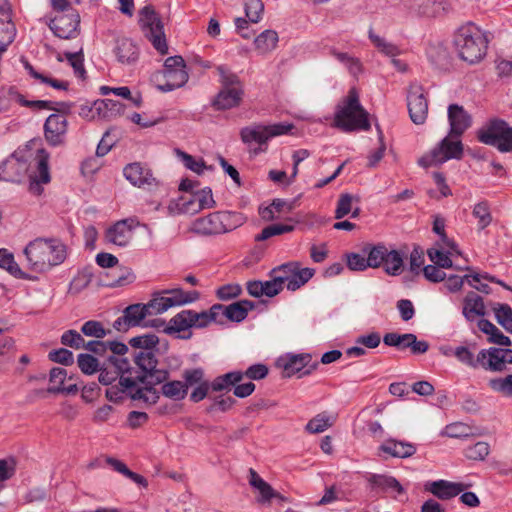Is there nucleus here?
Masks as SVG:
<instances>
[{
    "label": "nucleus",
    "mask_w": 512,
    "mask_h": 512,
    "mask_svg": "<svg viewBox=\"0 0 512 512\" xmlns=\"http://www.w3.org/2000/svg\"><path fill=\"white\" fill-rule=\"evenodd\" d=\"M242 293L239 284H225L216 290V297L222 301H228L237 298Z\"/></svg>",
    "instance_id": "nucleus-64"
},
{
    "label": "nucleus",
    "mask_w": 512,
    "mask_h": 512,
    "mask_svg": "<svg viewBox=\"0 0 512 512\" xmlns=\"http://www.w3.org/2000/svg\"><path fill=\"white\" fill-rule=\"evenodd\" d=\"M476 362L480 363L479 368L486 371L502 372L506 370L502 348L500 347H490L480 350L476 356Z\"/></svg>",
    "instance_id": "nucleus-26"
},
{
    "label": "nucleus",
    "mask_w": 512,
    "mask_h": 512,
    "mask_svg": "<svg viewBox=\"0 0 512 512\" xmlns=\"http://www.w3.org/2000/svg\"><path fill=\"white\" fill-rule=\"evenodd\" d=\"M61 343L74 349H80L85 346L84 338L74 329L67 330L62 334Z\"/></svg>",
    "instance_id": "nucleus-60"
},
{
    "label": "nucleus",
    "mask_w": 512,
    "mask_h": 512,
    "mask_svg": "<svg viewBox=\"0 0 512 512\" xmlns=\"http://www.w3.org/2000/svg\"><path fill=\"white\" fill-rule=\"evenodd\" d=\"M369 488L373 492H387L389 490L396 491L401 494L404 492L399 481L390 475L369 473L366 476Z\"/></svg>",
    "instance_id": "nucleus-29"
},
{
    "label": "nucleus",
    "mask_w": 512,
    "mask_h": 512,
    "mask_svg": "<svg viewBox=\"0 0 512 512\" xmlns=\"http://www.w3.org/2000/svg\"><path fill=\"white\" fill-rule=\"evenodd\" d=\"M293 128V124L289 123H274L269 125L253 123L241 128L239 135L241 141L249 147L253 143L258 144V147L251 150L253 155H258L266 151L267 143L270 139L288 134Z\"/></svg>",
    "instance_id": "nucleus-8"
},
{
    "label": "nucleus",
    "mask_w": 512,
    "mask_h": 512,
    "mask_svg": "<svg viewBox=\"0 0 512 512\" xmlns=\"http://www.w3.org/2000/svg\"><path fill=\"white\" fill-rule=\"evenodd\" d=\"M44 137L52 147L62 146L66 142L68 132V121L60 114H50L43 126Z\"/></svg>",
    "instance_id": "nucleus-17"
},
{
    "label": "nucleus",
    "mask_w": 512,
    "mask_h": 512,
    "mask_svg": "<svg viewBox=\"0 0 512 512\" xmlns=\"http://www.w3.org/2000/svg\"><path fill=\"white\" fill-rule=\"evenodd\" d=\"M50 154L44 148L38 149L36 154V171L29 176V191L34 195H41L44 191L42 185L51 181L49 170Z\"/></svg>",
    "instance_id": "nucleus-16"
},
{
    "label": "nucleus",
    "mask_w": 512,
    "mask_h": 512,
    "mask_svg": "<svg viewBox=\"0 0 512 512\" xmlns=\"http://www.w3.org/2000/svg\"><path fill=\"white\" fill-rule=\"evenodd\" d=\"M194 193L196 195V201L198 202V210L202 211L204 209L213 208L216 205L211 188L205 187Z\"/></svg>",
    "instance_id": "nucleus-63"
},
{
    "label": "nucleus",
    "mask_w": 512,
    "mask_h": 512,
    "mask_svg": "<svg viewBox=\"0 0 512 512\" xmlns=\"http://www.w3.org/2000/svg\"><path fill=\"white\" fill-rule=\"evenodd\" d=\"M30 270L43 273L62 264L67 256L66 245L55 238H36L23 251Z\"/></svg>",
    "instance_id": "nucleus-2"
},
{
    "label": "nucleus",
    "mask_w": 512,
    "mask_h": 512,
    "mask_svg": "<svg viewBox=\"0 0 512 512\" xmlns=\"http://www.w3.org/2000/svg\"><path fill=\"white\" fill-rule=\"evenodd\" d=\"M264 11V4L262 0H250L245 3L246 17L252 23H258L261 20Z\"/></svg>",
    "instance_id": "nucleus-61"
},
{
    "label": "nucleus",
    "mask_w": 512,
    "mask_h": 512,
    "mask_svg": "<svg viewBox=\"0 0 512 512\" xmlns=\"http://www.w3.org/2000/svg\"><path fill=\"white\" fill-rule=\"evenodd\" d=\"M216 70L219 75L221 89L243 88L238 75L232 72L226 65H219L216 67Z\"/></svg>",
    "instance_id": "nucleus-44"
},
{
    "label": "nucleus",
    "mask_w": 512,
    "mask_h": 512,
    "mask_svg": "<svg viewBox=\"0 0 512 512\" xmlns=\"http://www.w3.org/2000/svg\"><path fill=\"white\" fill-rule=\"evenodd\" d=\"M162 294L170 295L172 300H173V302H177V303H175L176 306H181V305H185V304H189V303L195 302L200 297V293L198 291H196V290L185 292L181 288L165 290V291L162 292Z\"/></svg>",
    "instance_id": "nucleus-45"
},
{
    "label": "nucleus",
    "mask_w": 512,
    "mask_h": 512,
    "mask_svg": "<svg viewBox=\"0 0 512 512\" xmlns=\"http://www.w3.org/2000/svg\"><path fill=\"white\" fill-rule=\"evenodd\" d=\"M354 199L359 201L358 197H354L349 193H343L339 196L335 209L336 219H342L352 211V202Z\"/></svg>",
    "instance_id": "nucleus-56"
},
{
    "label": "nucleus",
    "mask_w": 512,
    "mask_h": 512,
    "mask_svg": "<svg viewBox=\"0 0 512 512\" xmlns=\"http://www.w3.org/2000/svg\"><path fill=\"white\" fill-rule=\"evenodd\" d=\"M245 221L238 212L217 211L205 217L197 218L191 226V231L198 235H217L235 230Z\"/></svg>",
    "instance_id": "nucleus-7"
},
{
    "label": "nucleus",
    "mask_w": 512,
    "mask_h": 512,
    "mask_svg": "<svg viewBox=\"0 0 512 512\" xmlns=\"http://www.w3.org/2000/svg\"><path fill=\"white\" fill-rule=\"evenodd\" d=\"M48 359L52 362L70 366L74 363L73 353L66 348H59L49 352Z\"/></svg>",
    "instance_id": "nucleus-62"
},
{
    "label": "nucleus",
    "mask_w": 512,
    "mask_h": 512,
    "mask_svg": "<svg viewBox=\"0 0 512 512\" xmlns=\"http://www.w3.org/2000/svg\"><path fill=\"white\" fill-rule=\"evenodd\" d=\"M294 230L293 225H287V224H272L269 226H266L261 233L257 234L255 236V241L261 242L265 241L273 236L290 233Z\"/></svg>",
    "instance_id": "nucleus-50"
},
{
    "label": "nucleus",
    "mask_w": 512,
    "mask_h": 512,
    "mask_svg": "<svg viewBox=\"0 0 512 512\" xmlns=\"http://www.w3.org/2000/svg\"><path fill=\"white\" fill-rule=\"evenodd\" d=\"M416 451L417 447L415 444L395 438L386 439L378 447L379 456H381V453H384L390 457L402 459L412 457Z\"/></svg>",
    "instance_id": "nucleus-25"
},
{
    "label": "nucleus",
    "mask_w": 512,
    "mask_h": 512,
    "mask_svg": "<svg viewBox=\"0 0 512 512\" xmlns=\"http://www.w3.org/2000/svg\"><path fill=\"white\" fill-rule=\"evenodd\" d=\"M453 43L461 60L476 64L486 56L489 40L485 32L469 22L455 32Z\"/></svg>",
    "instance_id": "nucleus-3"
},
{
    "label": "nucleus",
    "mask_w": 512,
    "mask_h": 512,
    "mask_svg": "<svg viewBox=\"0 0 512 512\" xmlns=\"http://www.w3.org/2000/svg\"><path fill=\"white\" fill-rule=\"evenodd\" d=\"M81 332L88 337H94L96 339H103L108 334H110V330L104 328L103 324L97 320H89L86 321L82 327Z\"/></svg>",
    "instance_id": "nucleus-53"
},
{
    "label": "nucleus",
    "mask_w": 512,
    "mask_h": 512,
    "mask_svg": "<svg viewBox=\"0 0 512 512\" xmlns=\"http://www.w3.org/2000/svg\"><path fill=\"white\" fill-rule=\"evenodd\" d=\"M189 310H182L173 316L162 331L176 339L189 340L193 336Z\"/></svg>",
    "instance_id": "nucleus-20"
},
{
    "label": "nucleus",
    "mask_w": 512,
    "mask_h": 512,
    "mask_svg": "<svg viewBox=\"0 0 512 512\" xmlns=\"http://www.w3.org/2000/svg\"><path fill=\"white\" fill-rule=\"evenodd\" d=\"M189 79L186 63L182 56L166 58L163 69L152 75V81L161 92H170L183 87Z\"/></svg>",
    "instance_id": "nucleus-9"
},
{
    "label": "nucleus",
    "mask_w": 512,
    "mask_h": 512,
    "mask_svg": "<svg viewBox=\"0 0 512 512\" xmlns=\"http://www.w3.org/2000/svg\"><path fill=\"white\" fill-rule=\"evenodd\" d=\"M383 262L384 270L388 275L397 276L403 271V254L398 250H389Z\"/></svg>",
    "instance_id": "nucleus-41"
},
{
    "label": "nucleus",
    "mask_w": 512,
    "mask_h": 512,
    "mask_svg": "<svg viewBox=\"0 0 512 512\" xmlns=\"http://www.w3.org/2000/svg\"><path fill=\"white\" fill-rule=\"evenodd\" d=\"M271 280L262 281V292L263 296L274 297L278 295L284 288V279L270 275Z\"/></svg>",
    "instance_id": "nucleus-58"
},
{
    "label": "nucleus",
    "mask_w": 512,
    "mask_h": 512,
    "mask_svg": "<svg viewBox=\"0 0 512 512\" xmlns=\"http://www.w3.org/2000/svg\"><path fill=\"white\" fill-rule=\"evenodd\" d=\"M166 381L167 380L161 383L163 384L161 387V392L165 397L173 400H182L185 398L187 395V385L179 380L169 382Z\"/></svg>",
    "instance_id": "nucleus-43"
},
{
    "label": "nucleus",
    "mask_w": 512,
    "mask_h": 512,
    "mask_svg": "<svg viewBox=\"0 0 512 512\" xmlns=\"http://www.w3.org/2000/svg\"><path fill=\"white\" fill-rule=\"evenodd\" d=\"M278 43V34L274 30H265L260 33L254 41L256 49L262 53H268L274 50Z\"/></svg>",
    "instance_id": "nucleus-40"
},
{
    "label": "nucleus",
    "mask_w": 512,
    "mask_h": 512,
    "mask_svg": "<svg viewBox=\"0 0 512 512\" xmlns=\"http://www.w3.org/2000/svg\"><path fill=\"white\" fill-rule=\"evenodd\" d=\"M407 107L411 121L423 124L428 115V101L421 89L411 90L407 95Z\"/></svg>",
    "instance_id": "nucleus-23"
},
{
    "label": "nucleus",
    "mask_w": 512,
    "mask_h": 512,
    "mask_svg": "<svg viewBox=\"0 0 512 512\" xmlns=\"http://www.w3.org/2000/svg\"><path fill=\"white\" fill-rule=\"evenodd\" d=\"M490 453V446L487 442L479 441L464 450V455L469 460L483 461Z\"/></svg>",
    "instance_id": "nucleus-51"
},
{
    "label": "nucleus",
    "mask_w": 512,
    "mask_h": 512,
    "mask_svg": "<svg viewBox=\"0 0 512 512\" xmlns=\"http://www.w3.org/2000/svg\"><path fill=\"white\" fill-rule=\"evenodd\" d=\"M138 372L135 375H124L120 377V381L116 385H109L106 389V398L114 403H120L127 396L132 400H142L143 402L153 405L156 404L160 398L159 391L152 386V389H145L148 384H142L141 380L137 378Z\"/></svg>",
    "instance_id": "nucleus-6"
},
{
    "label": "nucleus",
    "mask_w": 512,
    "mask_h": 512,
    "mask_svg": "<svg viewBox=\"0 0 512 512\" xmlns=\"http://www.w3.org/2000/svg\"><path fill=\"white\" fill-rule=\"evenodd\" d=\"M29 170L28 160L22 153L15 151L0 162V171L4 173V181L20 183Z\"/></svg>",
    "instance_id": "nucleus-18"
},
{
    "label": "nucleus",
    "mask_w": 512,
    "mask_h": 512,
    "mask_svg": "<svg viewBox=\"0 0 512 512\" xmlns=\"http://www.w3.org/2000/svg\"><path fill=\"white\" fill-rule=\"evenodd\" d=\"M16 465L17 461L14 457L0 459V490L3 488L2 483L15 474Z\"/></svg>",
    "instance_id": "nucleus-59"
},
{
    "label": "nucleus",
    "mask_w": 512,
    "mask_h": 512,
    "mask_svg": "<svg viewBox=\"0 0 512 512\" xmlns=\"http://www.w3.org/2000/svg\"><path fill=\"white\" fill-rule=\"evenodd\" d=\"M334 124L344 132L367 131L370 129L368 113L360 104L359 95L354 88L348 92L343 105H338L334 116Z\"/></svg>",
    "instance_id": "nucleus-5"
},
{
    "label": "nucleus",
    "mask_w": 512,
    "mask_h": 512,
    "mask_svg": "<svg viewBox=\"0 0 512 512\" xmlns=\"http://www.w3.org/2000/svg\"><path fill=\"white\" fill-rule=\"evenodd\" d=\"M453 138L448 134L430 152L419 158L418 164L428 168L441 165L450 159L460 160L463 157V144L459 139Z\"/></svg>",
    "instance_id": "nucleus-11"
},
{
    "label": "nucleus",
    "mask_w": 512,
    "mask_h": 512,
    "mask_svg": "<svg viewBox=\"0 0 512 512\" xmlns=\"http://www.w3.org/2000/svg\"><path fill=\"white\" fill-rule=\"evenodd\" d=\"M95 109L98 113V118L111 120L124 113L125 106L119 101L112 99H98L95 100Z\"/></svg>",
    "instance_id": "nucleus-34"
},
{
    "label": "nucleus",
    "mask_w": 512,
    "mask_h": 512,
    "mask_svg": "<svg viewBox=\"0 0 512 512\" xmlns=\"http://www.w3.org/2000/svg\"><path fill=\"white\" fill-rule=\"evenodd\" d=\"M314 274L315 269L308 267L302 268L301 264L298 262V269H294V272L291 274V279L286 285L287 290H298L304 286L314 276Z\"/></svg>",
    "instance_id": "nucleus-39"
},
{
    "label": "nucleus",
    "mask_w": 512,
    "mask_h": 512,
    "mask_svg": "<svg viewBox=\"0 0 512 512\" xmlns=\"http://www.w3.org/2000/svg\"><path fill=\"white\" fill-rule=\"evenodd\" d=\"M99 383L104 386L112 385L124 375H135L136 367H133L127 358L109 356L100 365Z\"/></svg>",
    "instance_id": "nucleus-13"
},
{
    "label": "nucleus",
    "mask_w": 512,
    "mask_h": 512,
    "mask_svg": "<svg viewBox=\"0 0 512 512\" xmlns=\"http://www.w3.org/2000/svg\"><path fill=\"white\" fill-rule=\"evenodd\" d=\"M369 39L375 47L386 56L396 57L400 53V50L396 45L387 42L384 38L374 34L372 30L369 31Z\"/></svg>",
    "instance_id": "nucleus-52"
},
{
    "label": "nucleus",
    "mask_w": 512,
    "mask_h": 512,
    "mask_svg": "<svg viewBox=\"0 0 512 512\" xmlns=\"http://www.w3.org/2000/svg\"><path fill=\"white\" fill-rule=\"evenodd\" d=\"M388 248L384 244H366L362 252L364 255H367L366 264L369 265V268H378L382 266L385 261V257H387Z\"/></svg>",
    "instance_id": "nucleus-35"
},
{
    "label": "nucleus",
    "mask_w": 512,
    "mask_h": 512,
    "mask_svg": "<svg viewBox=\"0 0 512 512\" xmlns=\"http://www.w3.org/2000/svg\"><path fill=\"white\" fill-rule=\"evenodd\" d=\"M462 313L469 322L474 321L475 316H485L486 308L483 298L475 292H469L464 298Z\"/></svg>",
    "instance_id": "nucleus-33"
},
{
    "label": "nucleus",
    "mask_w": 512,
    "mask_h": 512,
    "mask_svg": "<svg viewBox=\"0 0 512 512\" xmlns=\"http://www.w3.org/2000/svg\"><path fill=\"white\" fill-rule=\"evenodd\" d=\"M153 315L148 303H136L128 305L124 310L122 316L118 317L114 323L113 328L118 332H127L130 328L141 326L142 321L148 316Z\"/></svg>",
    "instance_id": "nucleus-15"
},
{
    "label": "nucleus",
    "mask_w": 512,
    "mask_h": 512,
    "mask_svg": "<svg viewBox=\"0 0 512 512\" xmlns=\"http://www.w3.org/2000/svg\"><path fill=\"white\" fill-rule=\"evenodd\" d=\"M244 374L241 371H231L226 374L216 377L210 384L211 390L214 392H221L229 390L235 384L241 382Z\"/></svg>",
    "instance_id": "nucleus-36"
},
{
    "label": "nucleus",
    "mask_w": 512,
    "mask_h": 512,
    "mask_svg": "<svg viewBox=\"0 0 512 512\" xmlns=\"http://www.w3.org/2000/svg\"><path fill=\"white\" fill-rule=\"evenodd\" d=\"M219 306L221 307L219 318L239 323L246 319L250 310L255 308V303L250 300H240L227 306L223 304H219Z\"/></svg>",
    "instance_id": "nucleus-27"
},
{
    "label": "nucleus",
    "mask_w": 512,
    "mask_h": 512,
    "mask_svg": "<svg viewBox=\"0 0 512 512\" xmlns=\"http://www.w3.org/2000/svg\"><path fill=\"white\" fill-rule=\"evenodd\" d=\"M64 57L70 64V66L74 70V74L76 77L80 79H85L86 70L84 68V53L81 48L78 52H64Z\"/></svg>",
    "instance_id": "nucleus-46"
},
{
    "label": "nucleus",
    "mask_w": 512,
    "mask_h": 512,
    "mask_svg": "<svg viewBox=\"0 0 512 512\" xmlns=\"http://www.w3.org/2000/svg\"><path fill=\"white\" fill-rule=\"evenodd\" d=\"M159 343V337L153 333L132 337L128 342L133 349H139L133 354V363L138 372L137 378L141 380L142 384H148V387L145 388L147 390L168 380L170 375L167 369L158 368L155 352L158 351Z\"/></svg>",
    "instance_id": "nucleus-1"
},
{
    "label": "nucleus",
    "mask_w": 512,
    "mask_h": 512,
    "mask_svg": "<svg viewBox=\"0 0 512 512\" xmlns=\"http://www.w3.org/2000/svg\"><path fill=\"white\" fill-rule=\"evenodd\" d=\"M244 95L243 88L220 89L212 101L216 110H227L240 105Z\"/></svg>",
    "instance_id": "nucleus-30"
},
{
    "label": "nucleus",
    "mask_w": 512,
    "mask_h": 512,
    "mask_svg": "<svg viewBox=\"0 0 512 512\" xmlns=\"http://www.w3.org/2000/svg\"><path fill=\"white\" fill-rule=\"evenodd\" d=\"M0 268L5 269L16 278L31 279L30 276L23 272L15 262L13 253L9 252L5 248H0Z\"/></svg>",
    "instance_id": "nucleus-37"
},
{
    "label": "nucleus",
    "mask_w": 512,
    "mask_h": 512,
    "mask_svg": "<svg viewBox=\"0 0 512 512\" xmlns=\"http://www.w3.org/2000/svg\"><path fill=\"white\" fill-rule=\"evenodd\" d=\"M426 55L429 62L437 68H442L448 64V51L440 42H430L426 48Z\"/></svg>",
    "instance_id": "nucleus-38"
},
{
    "label": "nucleus",
    "mask_w": 512,
    "mask_h": 512,
    "mask_svg": "<svg viewBox=\"0 0 512 512\" xmlns=\"http://www.w3.org/2000/svg\"><path fill=\"white\" fill-rule=\"evenodd\" d=\"M492 309L497 323L508 333H512V308L506 303H494Z\"/></svg>",
    "instance_id": "nucleus-42"
},
{
    "label": "nucleus",
    "mask_w": 512,
    "mask_h": 512,
    "mask_svg": "<svg viewBox=\"0 0 512 512\" xmlns=\"http://www.w3.org/2000/svg\"><path fill=\"white\" fill-rule=\"evenodd\" d=\"M176 152H177V155L181 158L184 166L187 169L197 173L198 175H201L203 173L204 169L207 168L203 159L197 160L192 155H190L184 151H181L180 149H176Z\"/></svg>",
    "instance_id": "nucleus-55"
},
{
    "label": "nucleus",
    "mask_w": 512,
    "mask_h": 512,
    "mask_svg": "<svg viewBox=\"0 0 512 512\" xmlns=\"http://www.w3.org/2000/svg\"><path fill=\"white\" fill-rule=\"evenodd\" d=\"M114 53L120 63L127 65L135 63L139 57L137 45L128 38H120L116 41Z\"/></svg>",
    "instance_id": "nucleus-31"
},
{
    "label": "nucleus",
    "mask_w": 512,
    "mask_h": 512,
    "mask_svg": "<svg viewBox=\"0 0 512 512\" xmlns=\"http://www.w3.org/2000/svg\"><path fill=\"white\" fill-rule=\"evenodd\" d=\"M477 138L481 143L496 147L500 152L512 151V127L502 119L489 120L477 131Z\"/></svg>",
    "instance_id": "nucleus-10"
},
{
    "label": "nucleus",
    "mask_w": 512,
    "mask_h": 512,
    "mask_svg": "<svg viewBox=\"0 0 512 512\" xmlns=\"http://www.w3.org/2000/svg\"><path fill=\"white\" fill-rule=\"evenodd\" d=\"M170 295L156 294L149 302L148 307L151 308L153 315L162 314L169 308L176 306Z\"/></svg>",
    "instance_id": "nucleus-48"
},
{
    "label": "nucleus",
    "mask_w": 512,
    "mask_h": 512,
    "mask_svg": "<svg viewBox=\"0 0 512 512\" xmlns=\"http://www.w3.org/2000/svg\"><path fill=\"white\" fill-rule=\"evenodd\" d=\"M77 364L82 373L92 375L98 372L101 362L92 354L81 353L77 357Z\"/></svg>",
    "instance_id": "nucleus-47"
},
{
    "label": "nucleus",
    "mask_w": 512,
    "mask_h": 512,
    "mask_svg": "<svg viewBox=\"0 0 512 512\" xmlns=\"http://www.w3.org/2000/svg\"><path fill=\"white\" fill-rule=\"evenodd\" d=\"M330 426H332V422L330 421V418L326 415V413H320V414L316 415L314 418H312L306 424L305 429L309 433L316 434V433L324 432Z\"/></svg>",
    "instance_id": "nucleus-54"
},
{
    "label": "nucleus",
    "mask_w": 512,
    "mask_h": 512,
    "mask_svg": "<svg viewBox=\"0 0 512 512\" xmlns=\"http://www.w3.org/2000/svg\"><path fill=\"white\" fill-rule=\"evenodd\" d=\"M424 488L425 491L432 493L436 498L447 501L462 493L467 486L463 483L437 480L426 483Z\"/></svg>",
    "instance_id": "nucleus-24"
},
{
    "label": "nucleus",
    "mask_w": 512,
    "mask_h": 512,
    "mask_svg": "<svg viewBox=\"0 0 512 512\" xmlns=\"http://www.w3.org/2000/svg\"><path fill=\"white\" fill-rule=\"evenodd\" d=\"M140 225L136 218L117 221L106 231V239L119 247H126L133 238V230Z\"/></svg>",
    "instance_id": "nucleus-19"
},
{
    "label": "nucleus",
    "mask_w": 512,
    "mask_h": 512,
    "mask_svg": "<svg viewBox=\"0 0 512 512\" xmlns=\"http://www.w3.org/2000/svg\"><path fill=\"white\" fill-rule=\"evenodd\" d=\"M448 121L450 125L449 135L452 137H461L472 125L471 115L463 106L458 104L449 105Z\"/></svg>",
    "instance_id": "nucleus-21"
},
{
    "label": "nucleus",
    "mask_w": 512,
    "mask_h": 512,
    "mask_svg": "<svg viewBox=\"0 0 512 512\" xmlns=\"http://www.w3.org/2000/svg\"><path fill=\"white\" fill-rule=\"evenodd\" d=\"M220 309L221 307L219 304H214L208 310L201 312L188 309L191 317L192 327L202 329L208 327L212 322L223 324L224 321L219 318Z\"/></svg>",
    "instance_id": "nucleus-32"
},
{
    "label": "nucleus",
    "mask_w": 512,
    "mask_h": 512,
    "mask_svg": "<svg viewBox=\"0 0 512 512\" xmlns=\"http://www.w3.org/2000/svg\"><path fill=\"white\" fill-rule=\"evenodd\" d=\"M312 356L308 353L286 355L277 360V366L282 368V376L290 378L296 373H300L299 377L311 374L319 366L318 362L310 364Z\"/></svg>",
    "instance_id": "nucleus-14"
},
{
    "label": "nucleus",
    "mask_w": 512,
    "mask_h": 512,
    "mask_svg": "<svg viewBox=\"0 0 512 512\" xmlns=\"http://www.w3.org/2000/svg\"><path fill=\"white\" fill-rule=\"evenodd\" d=\"M472 214L478 219V228L480 230L485 229L492 222V215L487 201L477 203L473 208Z\"/></svg>",
    "instance_id": "nucleus-49"
},
{
    "label": "nucleus",
    "mask_w": 512,
    "mask_h": 512,
    "mask_svg": "<svg viewBox=\"0 0 512 512\" xmlns=\"http://www.w3.org/2000/svg\"><path fill=\"white\" fill-rule=\"evenodd\" d=\"M489 387L504 396L512 397V374H509L504 378L490 379Z\"/></svg>",
    "instance_id": "nucleus-57"
},
{
    "label": "nucleus",
    "mask_w": 512,
    "mask_h": 512,
    "mask_svg": "<svg viewBox=\"0 0 512 512\" xmlns=\"http://www.w3.org/2000/svg\"><path fill=\"white\" fill-rule=\"evenodd\" d=\"M54 17L46 16L45 23L53 34L65 40L75 39L80 34V14L68 0H50Z\"/></svg>",
    "instance_id": "nucleus-4"
},
{
    "label": "nucleus",
    "mask_w": 512,
    "mask_h": 512,
    "mask_svg": "<svg viewBox=\"0 0 512 512\" xmlns=\"http://www.w3.org/2000/svg\"><path fill=\"white\" fill-rule=\"evenodd\" d=\"M140 23L145 36L152 43L153 47L161 54L168 53L164 27L161 19L151 5L144 6L140 12Z\"/></svg>",
    "instance_id": "nucleus-12"
},
{
    "label": "nucleus",
    "mask_w": 512,
    "mask_h": 512,
    "mask_svg": "<svg viewBox=\"0 0 512 512\" xmlns=\"http://www.w3.org/2000/svg\"><path fill=\"white\" fill-rule=\"evenodd\" d=\"M16 27L12 21V10L9 4L0 5V59L8 46L14 41Z\"/></svg>",
    "instance_id": "nucleus-22"
},
{
    "label": "nucleus",
    "mask_w": 512,
    "mask_h": 512,
    "mask_svg": "<svg viewBox=\"0 0 512 512\" xmlns=\"http://www.w3.org/2000/svg\"><path fill=\"white\" fill-rule=\"evenodd\" d=\"M125 178L134 186H151L155 183L156 179L149 168L142 166L140 163L135 162L128 164L123 170Z\"/></svg>",
    "instance_id": "nucleus-28"
}]
</instances>
